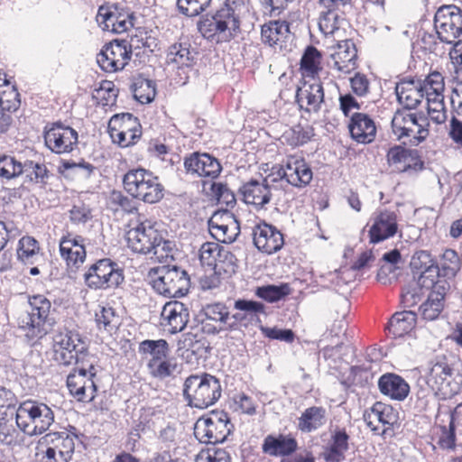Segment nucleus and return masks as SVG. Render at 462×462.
<instances>
[{
  "mask_svg": "<svg viewBox=\"0 0 462 462\" xmlns=\"http://www.w3.org/2000/svg\"><path fill=\"white\" fill-rule=\"evenodd\" d=\"M51 311V303L45 296L29 298V308L18 318L19 328L25 331L29 343L34 344L52 328L55 319Z\"/></svg>",
  "mask_w": 462,
  "mask_h": 462,
  "instance_id": "obj_1",
  "label": "nucleus"
},
{
  "mask_svg": "<svg viewBox=\"0 0 462 462\" xmlns=\"http://www.w3.org/2000/svg\"><path fill=\"white\" fill-rule=\"evenodd\" d=\"M222 387L218 378L208 373L191 374L183 384V396L188 405L197 409H207L221 397Z\"/></svg>",
  "mask_w": 462,
  "mask_h": 462,
  "instance_id": "obj_2",
  "label": "nucleus"
},
{
  "mask_svg": "<svg viewBox=\"0 0 462 462\" xmlns=\"http://www.w3.org/2000/svg\"><path fill=\"white\" fill-rule=\"evenodd\" d=\"M125 190L133 198L148 204L159 202L164 196V187L159 177L149 170H129L123 178Z\"/></svg>",
  "mask_w": 462,
  "mask_h": 462,
  "instance_id": "obj_3",
  "label": "nucleus"
},
{
  "mask_svg": "<svg viewBox=\"0 0 462 462\" xmlns=\"http://www.w3.org/2000/svg\"><path fill=\"white\" fill-rule=\"evenodd\" d=\"M198 30L201 35L217 43L228 42L239 30V17L231 8L220 7L214 14L202 15L198 22Z\"/></svg>",
  "mask_w": 462,
  "mask_h": 462,
  "instance_id": "obj_4",
  "label": "nucleus"
},
{
  "mask_svg": "<svg viewBox=\"0 0 462 462\" xmlns=\"http://www.w3.org/2000/svg\"><path fill=\"white\" fill-rule=\"evenodd\" d=\"M152 288L168 298H180L186 295L190 287L188 273L177 265H162L150 273Z\"/></svg>",
  "mask_w": 462,
  "mask_h": 462,
  "instance_id": "obj_5",
  "label": "nucleus"
},
{
  "mask_svg": "<svg viewBox=\"0 0 462 462\" xmlns=\"http://www.w3.org/2000/svg\"><path fill=\"white\" fill-rule=\"evenodd\" d=\"M391 125L396 139L405 145L417 146L429 135L427 118L406 109H397Z\"/></svg>",
  "mask_w": 462,
  "mask_h": 462,
  "instance_id": "obj_6",
  "label": "nucleus"
},
{
  "mask_svg": "<svg viewBox=\"0 0 462 462\" xmlns=\"http://www.w3.org/2000/svg\"><path fill=\"white\" fill-rule=\"evenodd\" d=\"M17 427L29 436L45 432L54 421L52 410L42 402L26 401L16 411Z\"/></svg>",
  "mask_w": 462,
  "mask_h": 462,
  "instance_id": "obj_7",
  "label": "nucleus"
},
{
  "mask_svg": "<svg viewBox=\"0 0 462 462\" xmlns=\"http://www.w3.org/2000/svg\"><path fill=\"white\" fill-rule=\"evenodd\" d=\"M228 414L224 411H212L200 417L195 423L194 435L204 443L224 442L232 431Z\"/></svg>",
  "mask_w": 462,
  "mask_h": 462,
  "instance_id": "obj_8",
  "label": "nucleus"
},
{
  "mask_svg": "<svg viewBox=\"0 0 462 462\" xmlns=\"http://www.w3.org/2000/svg\"><path fill=\"white\" fill-rule=\"evenodd\" d=\"M310 167L301 157L288 156L282 164L274 165L270 173L272 182L285 181L296 188L307 186L312 180Z\"/></svg>",
  "mask_w": 462,
  "mask_h": 462,
  "instance_id": "obj_9",
  "label": "nucleus"
},
{
  "mask_svg": "<svg viewBox=\"0 0 462 462\" xmlns=\"http://www.w3.org/2000/svg\"><path fill=\"white\" fill-rule=\"evenodd\" d=\"M434 27L440 42L454 45L462 36V9L454 5H441L434 16Z\"/></svg>",
  "mask_w": 462,
  "mask_h": 462,
  "instance_id": "obj_10",
  "label": "nucleus"
},
{
  "mask_svg": "<svg viewBox=\"0 0 462 462\" xmlns=\"http://www.w3.org/2000/svg\"><path fill=\"white\" fill-rule=\"evenodd\" d=\"M97 369L92 361L88 365L74 367L67 376V387L69 393L79 402H89L96 397L97 386L93 381Z\"/></svg>",
  "mask_w": 462,
  "mask_h": 462,
  "instance_id": "obj_11",
  "label": "nucleus"
},
{
  "mask_svg": "<svg viewBox=\"0 0 462 462\" xmlns=\"http://www.w3.org/2000/svg\"><path fill=\"white\" fill-rule=\"evenodd\" d=\"M427 383L441 399H450L462 387V374L457 373L453 376L448 363L437 362L430 369Z\"/></svg>",
  "mask_w": 462,
  "mask_h": 462,
  "instance_id": "obj_12",
  "label": "nucleus"
},
{
  "mask_svg": "<svg viewBox=\"0 0 462 462\" xmlns=\"http://www.w3.org/2000/svg\"><path fill=\"white\" fill-rule=\"evenodd\" d=\"M135 17L129 8L119 3H105L98 7L96 20L103 30L123 33L134 27Z\"/></svg>",
  "mask_w": 462,
  "mask_h": 462,
  "instance_id": "obj_13",
  "label": "nucleus"
},
{
  "mask_svg": "<svg viewBox=\"0 0 462 462\" xmlns=\"http://www.w3.org/2000/svg\"><path fill=\"white\" fill-rule=\"evenodd\" d=\"M108 133L115 143L125 148L141 138L142 126L138 118L131 113L116 114L109 120Z\"/></svg>",
  "mask_w": 462,
  "mask_h": 462,
  "instance_id": "obj_14",
  "label": "nucleus"
},
{
  "mask_svg": "<svg viewBox=\"0 0 462 462\" xmlns=\"http://www.w3.org/2000/svg\"><path fill=\"white\" fill-rule=\"evenodd\" d=\"M234 309L237 311L232 315L228 313L226 326V331H236L242 328H246L249 325H254L259 328L262 320L260 314L265 313L263 303L253 300L238 299L234 302Z\"/></svg>",
  "mask_w": 462,
  "mask_h": 462,
  "instance_id": "obj_15",
  "label": "nucleus"
},
{
  "mask_svg": "<svg viewBox=\"0 0 462 462\" xmlns=\"http://www.w3.org/2000/svg\"><path fill=\"white\" fill-rule=\"evenodd\" d=\"M43 137L46 146L51 152L60 154L70 152L74 149L79 135L72 127L55 122L45 127Z\"/></svg>",
  "mask_w": 462,
  "mask_h": 462,
  "instance_id": "obj_16",
  "label": "nucleus"
},
{
  "mask_svg": "<svg viewBox=\"0 0 462 462\" xmlns=\"http://www.w3.org/2000/svg\"><path fill=\"white\" fill-rule=\"evenodd\" d=\"M127 245L133 252L148 254L154 249V244L162 241V232L149 222L139 223L130 228L125 235Z\"/></svg>",
  "mask_w": 462,
  "mask_h": 462,
  "instance_id": "obj_17",
  "label": "nucleus"
},
{
  "mask_svg": "<svg viewBox=\"0 0 462 462\" xmlns=\"http://www.w3.org/2000/svg\"><path fill=\"white\" fill-rule=\"evenodd\" d=\"M410 266L417 277V285L429 289L434 284V279L441 276V271L430 253L426 250L417 251L411 257Z\"/></svg>",
  "mask_w": 462,
  "mask_h": 462,
  "instance_id": "obj_18",
  "label": "nucleus"
},
{
  "mask_svg": "<svg viewBox=\"0 0 462 462\" xmlns=\"http://www.w3.org/2000/svg\"><path fill=\"white\" fill-rule=\"evenodd\" d=\"M129 60L125 39H116L106 43L97 55V63L106 72L123 69Z\"/></svg>",
  "mask_w": 462,
  "mask_h": 462,
  "instance_id": "obj_19",
  "label": "nucleus"
},
{
  "mask_svg": "<svg viewBox=\"0 0 462 462\" xmlns=\"http://www.w3.org/2000/svg\"><path fill=\"white\" fill-rule=\"evenodd\" d=\"M252 235L254 246L266 254L279 252L284 245L282 233L276 226L265 221L255 225Z\"/></svg>",
  "mask_w": 462,
  "mask_h": 462,
  "instance_id": "obj_20",
  "label": "nucleus"
},
{
  "mask_svg": "<svg viewBox=\"0 0 462 462\" xmlns=\"http://www.w3.org/2000/svg\"><path fill=\"white\" fill-rule=\"evenodd\" d=\"M369 229L371 244H378L394 236L398 231L397 214L388 209L378 210L374 215Z\"/></svg>",
  "mask_w": 462,
  "mask_h": 462,
  "instance_id": "obj_21",
  "label": "nucleus"
},
{
  "mask_svg": "<svg viewBox=\"0 0 462 462\" xmlns=\"http://www.w3.org/2000/svg\"><path fill=\"white\" fill-rule=\"evenodd\" d=\"M296 102L307 113H319L324 102V89L319 82L303 80L297 85Z\"/></svg>",
  "mask_w": 462,
  "mask_h": 462,
  "instance_id": "obj_22",
  "label": "nucleus"
},
{
  "mask_svg": "<svg viewBox=\"0 0 462 462\" xmlns=\"http://www.w3.org/2000/svg\"><path fill=\"white\" fill-rule=\"evenodd\" d=\"M187 173L199 177L217 178L222 170L218 160L208 153L193 152L184 159Z\"/></svg>",
  "mask_w": 462,
  "mask_h": 462,
  "instance_id": "obj_23",
  "label": "nucleus"
},
{
  "mask_svg": "<svg viewBox=\"0 0 462 462\" xmlns=\"http://www.w3.org/2000/svg\"><path fill=\"white\" fill-rule=\"evenodd\" d=\"M162 325L168 328L171 334L180 332L189 321V310L180 301L167 302L161 313Z\"/></svg>",
  "mask_w": 462,
  "mask_h": 462,
  "instance_id": "obj_24",
  "label": "nucleus"
},
{
  "mask_svg": "<svg viewBox=\"0 0 462 462\" xmlns=\"http://www.w3.org/2000/svg\"><path fill=\"white\" fill-rule=\"evenodd\" d=\"M298 448V442L291 435L269 434L262 443L263 453L270 457H289Z\"/></svg>",
  "mask_w": 462,
  "mask_h": 462,
  "instance_id": "obj_25",
  "label": "nucleus"
},
{
  "mask_svg": "<svg viewBox=\"0 0 462 462\" xmlns=\"http://www.w3.org/2000/svg\"><path fill=\"white\" fill-rule=\"evenodd\" d=\"M270 174L260 182L257 180H251L240 188L244 200L247 204H254L261 208L268 204L272 198Z\"/></svg>",
  "mask_w": 462,
  "mask_h": 462,
  "instance_id": "obj_26",
  "label": "nucleus"
},
{
  "mask_svg": "<svg viewBox=\"0 0 462 462\" xmlns=\"http://www.w3.org/2000/svg\"><path fill=\"white\" fill-rule=\"evenodd\" d=\"M156 47L155 38L147 34L146 32L136 30L134 34L129 36L126 40V51L129 59L134 55L135 61L145 63L148 61L150 54L153 52Z\"/></svg>",
  "mask_w": 462,
  "mask_h": 462,
  "instance_id": "obj_27",
  "label": "nucleus"
},
{
  "mask_svg": "<svg viewBox=\"0 0 462 462\" xmlns=\"http://www.w3.org/2000/svg\"><path fill=\"white\" fill-rule=\"evenodd\" d=\"M84 238L80 236H63L60 242V255L66 260L69 268L78 269L86 260Z\"/></svg>",
  "mask_w": 462,
  "mask_h": 462,
  "instance_id": "obj_28",
  "label": "nucleus"
},
{
  "mask_svg": "<svg viewBox=\"0 0 462 462\" xmlns=\"http://www.w3.org/2000/svg\"><path fill=\"white\" fill-rule=\"evenodd\" d=\"M76 435L70 436L66 431L49 432L40 440L41 445L50 446L58 453L60 462H69L75 449Z\"/></svg>",
  "mask_w": 462,
  "mask_h": 462,
  "instance_id": "obj_29",
  "label": "nucleus"
},
{
  "mask_svg": "<svg viewBox=\"0 0 462 462\" xmlns=\"http://www.w3.org/2000/svg\"><path fill=\"white\" fill-rule=\"evenodd\" d=\"M386 157L390 164H402L403 171L424 169V162L421 161L420 152L417 149H407L402 145H394L388 150Z\"/></svg>",
  "mask_w": 462,
  "mask_h": 462,
  "instance_id": "obj_30",
  "label": "nucleus"
},
{
  "mask_svg": "<svg viewBox=\"0 0 462 462\" xmlns=\"http://www.w3.org/2000/svg\"><path fill=\"white\" fill-rule=\"evenodd\" d=\"M348 128L352 138L361 143H372L376 134L374 120L363 113L353 114Z\"/></svg>",
  "mask_w": 462,
  "mask_h": 462,
  "instance_id": "obj_31",
  "label": "nucleus"
},
{
  "mask_svg": "<svg viewBox=\"0 0 462 462\" xmlns=\"http://www.w3.org/2000/svg\"><path fill=\"white\" fill-rule=\"evenodd\" d=\"M334 66L338 71L348 74L356 69L357 50L352 40L337 43V51L332 55Z\"/></svg>",
  "mask_w": 462,
  "mask_h": 462,
  "instance_id": "obj_32",
  "label": "nucleus"
},
{
  "mask_svg": "<svg viewBox=\"0 0 462 462\" xmlns=\"http://www.w3.org/2000/svg\"><path fill=\"white\" fill-rule=\"evenodd\" d=\"M363 418L367 427L375 432L378 430L376 422L393 426L397 420V414L391 405L377 402L369 410L365 411Z\"/></svg>",
  "mask_w": 462,
  "mask_h": 462,
  "instance_id": "obj_33",
  "label": "nucleus"
},
{
  "mask_svg": "<svg viewBox=\"0 0 462 462\" xmlns=\"http://www.w3.org/2000/svg\"><path fill=\"white\" fill-rule=\"evenodd\" d=\"M380 392L393 400L403 401L410 393L406 381L395 374H384L378 380Z\"/></svg>",
  "mask_w": 462,
  "mask_h": 462,
  "instance_id": "obj_34",
  "label": "nucleus"
},
{
  "mask_svg": "<svg viewBox=\"0 0 462 462\" xmlns=\"http://www.w3.org/2000/svg\"><path fill=\"white\" fill-rule=\"evenodd\" d=\"M350 436L345 428L336 427L331 434L330 445L324 452L327 462H342L345 460V453L349 449Z\"/></svg>",
  "mask_w": 462,
  "mask_h": 462,
  "instance_id": "obj_35",
  "label": "nucleus"
},
{
  "mask_svg": "<svg viewBox=\"0 0 462 462\" xmlns=\"http://www.w3.org/2000/svg\"><path fill=\"white\" fill-rule=\"evenodd\" d=\"M417 314L411 310L396 312L392 316L387 330L393 337H401L411 332L416 324Z\"/></svg>",
  "mask_w": 462,
  "mask_h": 462,
  "instance_id": "obj_36",
  "label": "nucleus"
},
{
  "mask_svg": "<svg viewBox=\"0 0 462 462\" xmlns=\"http://www.w3.org/2000/svg\"><path fill=\"white\" fill-rule=\"evenodd\" d=\"M326 423V410L321 406L307 408L298 419L297 429L302 433H310Z\"/></svg>",
  "mask_w": 462,
  "mask_h": 462,
  "instance_id": "obj_37",
  "label": "nucleus"
},
{
  "mask_svg": "<svg viewBox=\"0 0 462 462\" xmlns=\"http://www.w3.org/2000/svg\"><path fill=\"white\" fill-rule=\"evenodd\" d=\"M290 34V24L286 21H271L262 26L261 38L264 44L273 47L285 42Z\"/></svg>",
  "mask_w": 462,
  "mask_h": 462,
  "instance_id": "obj_38",
  "label": "nucleus"
},
{
  "mask_svg": "<svg viewBox=\"0 0 462 462\" xmlns=\"http://www.w3.org/2000/svg\"><path fill=\"white\" fill-rule=\"evenodd\" d=\"M53 341V351L76 349L77 352L83 353L88 348L86 342L79 333L75 330L65 329L60 331L54 336Z\"/></svg>",
  "mask_w": 462,
  "mask_h": 462,
  "instance_id": "obj_39",
  "label": "nucleus"
},
{
  "mask_svg": "<svg viewBox=\"0 0 462 462\" xmlns=\"http://www.w3.org/2000/svg\"><path fill=\"white\" fill-rule=\"evenodd\" d=\"M196 54L189 42H176L168 49L167 61L175 63L178 67H189L193 64Z\"/></svg>",
  "mask_w": 462,
  "mask_h": 462,
  "instance_id": "obj_40",
  "label": "nucleus"
},
{
  "mask_svg": "<svg viewBox=\"0 0 462 462\" xmlns=\"http://www.w3.org/2000/svg\"><path fill=\"white\" fill-rule=\"evenodd\" d=\"M95 320L99 330L103 329L110 335L116 332L121 324L119 315L110 306L100 307L99 311L96 312Z\"/></svg>",
  "mask_w": 462,
  "mask_h": 462,
  "instance_id": "obj_41",
  "label": "nucleus"
},
{
  "mask_svg": "<svg viewBox=\"0 0 462 462\" xmlns=\"http://www.w3.org/2000/svg\"><path fill=\"white\" fill-rule=\"evenodd\" d=\"M23 174L29 181L40 184L42 187L48 184L51 175L44 163L32 160H26L23 163Z\"/></svg>",
  "mask_w": 462,
  "mask_h": 462,
  "instance_id": "obj_42",
  "label": "nucleus"
},
{
  "mask_svg": "<svg viewBox=\"0 0 462 462\" xmlns=\"http://www.w3.org/2000/svg\"><path fill=\"white\" fill-rule=\"evenodd\" d=\"M108 264H110L109 258H103L92 264L88 270L84 273V281L86 285L91 290H101L103 283L102 281L105 277V273L107 271Z\"/></svg>",
  "mask_w": 462,
  "mask_h": 462,
  "instance_id": "obj_43",
  "label": "nucleus"
},
{
  "mask_svg": "<svg viewBox=\"0 0 462 462\" xmlns=\"http://www.w3.org/2000/svg\"><path fill=\"white\" fill-rule=\"evenodd\" d=\"M131 90L134 97L138 102L141 104H149L154 99L156 95L155 82L151 79L139 77L135 79L131 85Z\"/></svg>",
  "mask_w": 462,
  "mask_h": 462,
  "instance_id": "obj_44",
  "label": "nucleus"
},
{
  "mask_svg": "<svg viewBox=\"0 0 462 462\" xmlns=\"http://www.w3.org/2000/svg\"><path fill=\"white\" fill-rule=\"evenodd\" d=\"M93 356H90L88 349L83 353L77 352V350H54L53 359L59 365L70 366L72 365L79 367L83 365H88Z\"/></svg>",
  "mask_w": 462,
  "mask_h": 462,
  "instance_id": "obj_45",
  "label": "nucleus"
},
{
  "mask_svg": "<svg viewBox=\"0 0 462 462\" xmlns=\"http://www.w3.org/2000/svg\"><path fill=\"white\" fill-rule=\"evenodd\" d=\"M169 351V344L165 339H146L142 341L139 345V352L141 354L150 355L152 356L148 363L166 359Z\"/></svg>",
  "mask_w": 462,
  "mask_h": 462,
  "instance_id": "obj_46",
  "label": "nucleus"
},
{
  "mask_svg": "<svg viewBox=\"0 0 462 462\" xmlns=\"http://www.w3.org/2000/svg\"><path fill=\"white\" fill-rule=\"evenodd\" d=\"M181 348L189 351L197 358L206 357L210 353L211 347L205 338H198L196 334L191 332L183 335V338L180 341Z\"/></svg>",
  "mask_w": 462,
  "mask_h": 462,
  "instance_id": "obj_47",
  "label": "nucleus"
},
{
  "mask_svg": "<svg viewBox=\"0 0 462 462\" xmlns=\"http://www.w3.org/2000/svg\"><path fill=\"white\" fill-rule=\"evenodd\" d=\"M39 243L32 236H23L19 240L17 256L24 264H33L39 258Z\"/></svg>",
  "mask_w": 462,
  "mask_h": 462,
  "instance_id": "obj_48",
  "label": "nucleus"
},
{
  "mask_svg": "<svg viewBox=\"0 0 462 462\" xmlns=\"http://www.w3.org/2000/svg\"><path fill=\"white\" fill-rule=\"evenodd\" d=\"M291 293V288L288 283L280 285L269 284L257 287L255 295L268 302H277Z\"/></svg>",
  "mask_w": 462,
  "mask_h": 462,
  "instance_id": "obj_49",
  "label": "nucleus"
},
{
  "mask_svg": "<svg viewBox=\"0 0 462 462\" xmlns=\"http://www.w3.org/2000/svg\"><path fill=\"white\" fill-rule=\"evenodd\" d=\"M321 53L314 46H308L300 59L303 75L314 77L320 69Z\"/></svg>",
  "mask_w": 462,
  "mask_h": 462,
  "instance_id": "obj_50",
  "label": "nucleus"
},
{
  "mask_svg": "<svg viewBox=\"0 0 462 462\" xmlns=\"http://www.w3.org/2000/svg\"><path fill=\"white\" fill-rule=\"evenodd\" d=\"M314 136V129L312 126H302L297 125L286 131L283 138L291 146H301L311 140Z\"/></svg>",
  "mask_w": 462,
  "mask_h": 462,
  "instance_id": "obj_51",
  "label": "nucleus"
},
{
  "mask_svg": "<svg viewBox=\"0 0 462 462\" xmlns=\"http://www.w3.org/2000/svg\"><path fill=\"white\" fill-rule=\"evenodd\" d=\"M444 303L441 301V295L430 293L426 301L420 306V313L423 319L428 321L435 320L443 310Z\"/></svg>",
  "mask_w": 462,
  "mask_h": 462,
  "instance_id": "obj_52",
  "label": "nucleus"
},
{
  "mask_svg": "<svg viewBox=\"0 0 462 462\" xmlns=\"http://www.w3.org/2000/svg\"><path fill=\"white\" fill-rule=\"evenodd\" d=\"M209 232L216 240L230 244L236 240L240 233L239 222L235 218L233 219V224L227 222L226 224L216 226V228H212Z\"/></svg>",
  "mask_w": 462,
  "mask_h": 462,
  "instance_id": "obj_53",
  "label": "nucleus"
},
{
  "mask_svg": "<svg viewBox=\"0 0 462 462\" xmlns=\"http://www.w3.org/2000/svg\"><path fill=\"white\" fill-rule=\"evenodd\" d=\"M346 5H338L335 8L323 7L326 12H322L319 16V30L326 35L332 34L339 28L338 19L339 15L337 10L344 8Z\"/></svg>",
  "mask_w": 462,
  "mask_h": 462,
  "instance_id": "obj_54",
  "label": "nucleus"
},
{
  "mask_svg": "<svg viewBox=\"0 0 462 462\" xmlns=\"http://www.w3.org/2000/svg\"><path fill=\"white\" fill-rule=\"evenodd\" d=\"M206 320H212L226 329L229 309L221 302L208 304L203 308Z\"/></svg>",
  "mask_w": 462,
  "mask_h": 462,
  "instance_id": "obj_55",
  "label": "nucleus"
},
{
  "mask_svg": "<svg viewBox=\"0 0 462 462\" xmlns=\"http://www.w3.org/2000/svg\"><path fill=\"white\" fill-rule=\"evenodd\" d=\"M23 163L10 155L0 156V176L11 180L22 175Z\"/></svg>",
  "mask_w": 462,
  "mask_h": 462,
  "instance_id": "obj_56",
  "label": "nucleus"
},
{
  "mask_svg": "<svg viewBox=\"0 0 462 462\" xmlns=\"http://www.w3.org/2000/svg\"><path fill=\"white\" fill-rule=\"evenodd\" d=\"M108 270L106 271L105 277L102 281L103 286L101 290H107L119 287L125 281L124 270L118 264L110 259Z\"/></svg>",
  "mask_w": 462,
  "mask_h": 462,
  "instance_id": "obj_57",
  "label": "nucleus"
},
{
  "mask_svg": "<svg viewBox=\"0 0 462 462\" xmlns=\"http://www.w3.org/2000/svg\"><path fill=\"white\" fill-rule=\"evenodd\" d=\"M211 0H177V7L182 14L192 17L205 11Z\"/></svg>",
  "mask_w": 462,
  "mask_h": 462,
  "instance_id": "obj_58",
  "label": "nucleus"
},
{
  "mask_svg": "<svg viewBox=\"0 0 462 462\" xmlns=\"http://www.w3.org/2000/svg\"><path fill=\"white\" fill-rule=\"evenodd\" d=\"M20 94L17 89L13 86L5 90H0V109L2 111L14 112L16 111L21 104Z\"/></svg>",
  "mask_w": 462,
  "mask_h": 462,
  "instance_id": "obj_59",
  "label": "nucleus"
},
{
  "mask_svg": "<svg viewBox=\"0 0 462 462\" xmlns=\"http://www.w3.org/2000/svg\"><path fill=\"white\" fill-rule=\"evenodd\" d=\"M221 245L214 242L204 243L199 249V258L204 265L217 267V256Z\"/></svg>",
  "mask_w": 462,
  "mask_h": 462,
  "instance_id": "obj_60",
  "label": "nucleus"
},
{
  "mask_svg": "<svg viewBox=\"0 0 462 462\" xmlns=\"http://www.w3.org/2000/svg\"><path fill=\"white\" fill-rule=\"evenodd\" d=\"M92 218V209L84 203L75 204L69 210V220L73 225L85 226Z\"/></svg>",
  "mask_w": 462,
  "mask_h": 462,
  "instance_id": "obj_61",
  "label": "nucleus"
},
{
  "mask_svg": "<svg viewBox=\"0 0 462 462\" xmlns=\"http://www.w3.org/2000/svg\"><path fill=\"white\" fill-rule=\"evenodd\" d=\"M211 191L218 203L226 204V207L233 208L236 199L234 192L227 187V184L222 182H213Z\"/></svg>",
  "mask_w": 462,
  "mask_h": 462,
  "instance_id": "obj_62",
  "label": "nucleus"
},
{
  "mask_svg": "<svg viewBox=\"0 0 462 462\" xmlns=\"http://www.w3.org/2000/svg\"><path fill=\"white\" fill-rule=\"evenodd\" d=\"M259 329L262 334L273 340H280L286 343L293 342L295 338L294 332L290 328H279L277 327L269 328L263 326L262 323L259 325Z\"/></svg>",
  "mask_w": 462,
  "mask_h": 462,
  "instance_id": "obj_63",
  "label": "nucleus"
},
{
  "mask_svg": "<svg viewBox=\"0 0 462 462\" xmlns=\"http://www.w3.org/2000/svg\"><path fill=\"white\" fill-rule=\"evenodd\" d=\"M109 203L116 207L115 210L121 208L126 213H133L137 210L133 198L125 196L122 191L114 189L109 196Z\"/></svg>",
  "mask_w": 462,
  "mask_h": 462,
  "instance_id": "obj_64",
  "label": "nucleus"
}]
</instances>
